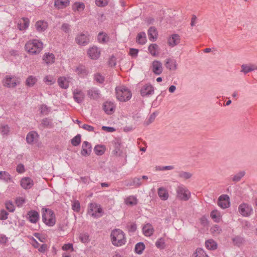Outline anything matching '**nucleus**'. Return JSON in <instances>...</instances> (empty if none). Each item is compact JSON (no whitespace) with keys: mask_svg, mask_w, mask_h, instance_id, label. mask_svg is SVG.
Listing matches in <instances>:
<instances>
[{"mask_svg":"<svg viewBox=\"0 0 257 257\" xmlns=\"http://www.w3.org/2000/svg\"><path fill=\"white\" fill-rule=\"evenodd\" d=\"M43 47V43L37 39L29 41L25 46L26 51L32 55L39 54L42 51Z\"/></svg>","mask_w":257,"mask_h":257,"instance_id":"f257e3e1","label":"nucleus"},{"mask_svg":"<svg viewBox=\"0 0 257 257\" xmlns=\"http://www.w3.org/2000/svg\"><path fill=\"white\" fill-rule=\"evenodd\" d=\"M111 240L112 244L116 246H120L126 242L125 234L120 229H114L110 234Z\"/></svg>","mask_w":257,"mask_h":257,"instance_id":"f03ea898","label":"nucleus"},{"mask_svg":"<svg viewBox=\"0 0 257 257\" xmlns=\"http://www.w3.org/2000/svg\"><path fill=\"white\" fill-rule=\"evenodd\" d=\"M42 218L43 222L47 226H53L55 224V214L54 211L49 208H42Z\"/></svg>","mask_w":257,"mask_h":257,"instance_id":"7ed1b4c3","label":"nucleus"},{"mask_svg":"<svg viewBox=\"0 0 257 257\" xmlns=\"http://www.w3.org/2000/svg\"><path fill=\"white\" fill-rule=\"evenodd\" d=\"M116 98L120 101L130 100L132 96L131 91L126 87L122 86L115 88Z\"/></svg>","mask_w":257,"mask_h":257,"instance_id":"20e7f679","label":"nucleus"},{"mask_svg":"<svg viewBox=\"0 0 257 257\" xmlns=\"http://www.w3.org/2000/svg\"><path fill=\"white\" fill-rule=\"evenodd\" d=\"M102 209L100 205L96 203H90L89 204L87 214L95 218H98L102 216Z\"/></svg>","mask_w":257,"mask_h":257,"instance_id":"39448f33","label":"nucleus"},{"mask_svg":"<svg viewBox=\"0 0 257 257\" xmlns=\"http://www.w3.org/2000/svg\"><path fill=\"white\" fill-rule=\"evenodd\" d=\"M90 36L88 32L78 33L75 39L76 43L80 46H85L90 42Z\"/></svg>","mask_w":257,"mask_h":257,"instance_id":"423d86ee","label":"nucleus"},{"mask_svg":"<svg viewBox=\"0 0 257 257\" xmlns=\"http://www.w3.org/2000/svg\"><path fill=\"white\" fill-rule=\"evenodd\" d=\"M177 197L183 201H187L190 197V192L183 185L179 186L176 190Z\"/></svg>","mask_w":257,"mask_h":257,"instance_id":"0eeeda50","label":"nucleus"},{"mask_svg":"<svg viewBox=\"0 0 257 257\" xmlns=\"http://www.w3.org/2000/svg\"><path fill=\"white\" fill-rule=\"evenodd\" d=\"M3 85L8 88H14L18 84H20V81L15 76L7 75L5 78L3 80Z\"/></svg>","mask_w":257,"mask_h":257,"instance_id":"6e6552de","label":"nucleus"},{"mask_svg":"<svg viewBox=\"0 0 257 257\" xmlns=\"http://www.w3.org/2000/svg\"><path fill=\"white\" fill-rule=\"evenodd\" d=\"M112 143L113 145L114 150L111 154L114 156H121L122 154V151L121 150V141L119 138H115Z\"/></svg>","mask_w":257,"mask_h":257,"instance_id":"1a4fd4ad","label":"nucleus"},{"mask_svg":"<svg viewBox=\"0 0 257 257\" xmlns=\"http://www.w3.org/2000/svg\"><path fill=\"white\" fill-rule=\"evenodd\" d=\"M238 211L242 216H248L251 214L252 209L251 207L248 204L242 203L239 206Z\"/></svg>","mask_w":257,"mask_h":257,"instance_id":"9d476101","label":"nucleus"},{"mask_svg":"<svg viewBox=\"0 0 257 257\" xmlns=\"http://www.w3.org/2000/svg\"><path fill=\"white\" fill-rule=\"evenodd\" d=\"M229 197L227 195H221L218 198V205L223 209L228 208L229 206Z\"/></svg>","mask_w":257,"mask_h":257,"instance_id":"9b49d317","label":"nucleus"},{"mask_svg":"<svg viewBox=\"0 0 257 257\" xmlns=\"http://www.w3.org/2000/svg\"><path fill=\"white\" fill-rule=\"evenodd\" d=\"M87 54L91 59L96 60L100 56V51L98 48L94 46L89 48L87 51Z\"/></svg>","mask_w":257,"mask_h":257,"instance_id":"f8f14e48","label":"nucleus"},{"mask_svg":"<svg viewBox=\"0 0 257 257\" xmlns=\"http://www.w3.org/2000/svg\"><path fill=\"white\" fill-rule=\"evenodd\" d=\"M92 151V146L90 143L87 141H84L82 145L81 154L83 156H89Z\"/></svg>","mask_w":257,"mask_h":257,"instance_id":"ddd939ff","label":"nucleus"},{"mask_svg":"<svg viewBox=\"0 0 257 257\" xmlns=\"http://www.w3.org/2000/svg\"><path fill=\"white\" fill-rule=\"evenodd\" d=\"M154 92V87L150 84H147L144 85L141 90V94L143 97L152 95Z\"/></svg>","mask_w":257,"mask_h":257,"instance_id":"4468645a","label":"nucleus"},{"mask_svg":"<svg viewBox=\"0 0 257 257\" xmlns=\"http://www.w3.org/2000/svg\"><path fill=\"white\" fill-rule=\"evenodd\" d=\"M73 94L74 100L78 103H81L84 100L85 94L81 90L75 89Z\"/></svg>","mask_w":257,"mask_h":257,"instance_id":"2eb2a0df","label":"nucleus"},{"mask_svg":"<svg viewBox=\"0 0 257 257\" xmlns=\"http://www.w3.org/2000/svg\"><path fill=\"white\" fill-rule=\"evenodd\" d=\"M153 72L157 75H160L163 71V67L162 63L158 60H155L152 62Z\"/></svg>","mask_w":257,"mask_h":257,"instance_id":"dca6fc26","label":"nucleus"},{"mask_svg":"<svg viewBox=\"0 0 257 257\" xmlns=\"http://www.w3.org/2000/svg\"><path fill=\"white\" fill-rule=\"evenodd\" d=\"M27 215L29 217V220L32 223H36L38 222L40 218L39 213L36 210L29 211Z\"/></svg>","mask_w":257,"mask_h":257,"instance_id":"f3484780","label":"nucleus"},{"mask_svg":"<svg viewBox=\"0 0 257 257\" xmlns=\"http://www.w3.org/2000/svg\"><path fill=\"white\" fill-rule=\"evenodd\" d=\"M115 105L113 102L106 101L103 104V109L107 114H112L115 110Z\"/></svg>","mask_w":257,"mask_h":257,"instance_id":"a211bd4d","label":"nucleus"},{"mask_svg":"<svg viewBox=\"0 0 257 257\" xmlns=\"http://www.w3.org/2000/svg\"><path fill=\"white\" fill-rule=\"evenodd\" d=\"M54 126V123L51 119L45 118L41 120V122L39 125V128L41 130H43L45 128H51L53 127Z\"/></svg>","mask_w":257,"mask_h":257,"instance_id":"6ab92c4d","label":"nucleus"},{"mask_svg":"<svg viewBox=\"0 0 257 257\" xmlns=\"http://www.w3.org/2000/svg\"><path fill=\"white\" fill-rule=\"evenodd\" d=\"M33 185V180L29 177H24L21 181V185L25 189H30Z\"/></svg>","mask_w":257,"mask_h":257,"instance_id":"aec40b11","label":"nucleus"},{"mask_svg":"<svg viewBox=\"0 0 257 257\" xmlns=\"http://www.w3.org/2000/svg\"><path fill=\"white\" fill-rule=\"evenodd\" d=\"M87 95L91 99L96 100L100 97L99 90L95 87H92L87 91Z\"/></svg>","mask_w":257,"mask_h":257,"instance_id":"412c9836","label":"nucleus"},{"mask_svg":"<svg viewBox=\"0 0 257 257\" xmlns=\"http://www.w3.org/2000/svg\"><path fill=\"white\" fill-rule=\"evenodd\" d=\"M125 185L127 186H134L136 187H139L142 185L141 178L140 177H135L130 180L125 181Z\"/></svg>","mask_w":257,"mask_h":257,"instance_id":"4be33fe9","label":"nucleus"},{"mask_svg":"<svg viewBox=\"0 0 257 257\" xmlns=\"http://www.w3.org/2000/svg\"><path fill=\"white\" fill-rule=\"evenodd\" d=\"M180 36L179 35L174 34L168 39V43L170 46L174 47L180 43Z\"/></svg>","mask_w":257,"mask_h":257,"instance_id":"5701e85b","label":"nucleus"},{"mask_svg":"<svg viewBox=\"0 0 257 257\" xmlns=\"http://www.w3.org/2000/svg\"><path fill=\"white\" fill-rule=\"evenodd\" d=\"M142 229L144 235L147 236L152 235L154 232V228L150 223H147L145 225Z\"/></svg>","mask_w":257,"mask_h":257,"instance_id":"b1692460","label":"nucleus"},{"mask_svg":"<svg viewBox=\"0 0 257 257\" xmlns=\"http://www.w3.org/2000/svg\"><path fill=\"white\" fill-rule=\"evenodd\" d=\"M148 34L149 39L151 41L154 42L157 39V31L154 27H151L148 31Z\"/></svg>","mask_w":257,"mask_h":257,"instance_id":"393cba45","label":"nucleus"},{"mask_svg":"<svg viewBox=\"0 0 257 257\" xmlns=\"http://www.w3.org/2000/svg\"><path fill=\"white\" fill-rule=\"evenodd\" d=\"M0 180L6 183L13 182L12 176L7 171H0Z\"/></svg>","mask_w":257,"mask_h":257,"instance_id":"a878e982","label":"nucleus"},{"mask_svg":"<svg viewBox=\"0 0 257 257\" xmlns=\"http://www.w3.org/2000/svg\"><path fill=\"white\" fill-rule=\"evenodd\" d=\"M165 65L170 70H174L177 68L176 61L170 58L166 59Z\"/></svg>","mask_w":257,"mask_h":257,"instance_id":"bb28decb","label":"nucleus"},{"mask_svg":"<svg viewBox=\"0 0 257 257\" xmlns=\"http://www.w3.org/2000/svg\"><path fill=\"white\" fill-rule=\"evenodd\" d=\"M55 56L51 53H46L43 57V61L47 64H52L54 62Z\"/></svg>","mask_w":257,"mask_h":257,"instance_id":"cd10ccee","label":"nucleus"},{"mask_svg":"<svg viewBox=\"0 0 257 257\" xmlns=\"http://www.w3.org/2000/svg\"><path fill=\"white\" fill-rule=\"evenodd\" d=\"M158 194L162 200H166L169 197V194L166 189L164 187H160L158 190Z\"/></svg>","mask_w":257,"mask_h":257,"instance_id":"c85d7f7f","label":"nucleus"},{"mask_svg":"<svg viewBox=\"0 0 257 257\" xmlns=\"http://www.w3.org/2000/svg\"><path fill=\"white\" fill-rule=\"evenodd\" d=\"M241 72L244 73V74H246L252 71L257 70V66L254 65H248L247 64H242L241 66Z\"/></svg>","mask_w":257,"mask_h":257,"instance_id":"c756f323","label":"nucleus"},{"mask_svg":"<svg viewBox=\"0 0 257 257\" xmlns=\"http://www.w3.org/2000/svg\"><path fill=\"white\" fill-rule=\"evenodd\" d=\"M29 20L27 18H23L22 22L18 24V28L20 31H23L27 29L29 26Z\"/></svg>","mask_w":257,"mask_h":257,"instance_id":"7c9ffc66","label":"nucleus"},{"mask_svg":"<svg viewBox=\"0 0 257 257\" xmlns=\"http://www.w3.org/2000/svg\"><path fill=\"white\" fill-rule=\"evenodd\" d=\"M69 0H55V6L59 9L66 8L69 4Z\"/></svg>","mask_w":257,"mask_h":257,"instance_id":"2f4dec72","label":"nucleus"},{"mask_svg":"<svg viewBox=\"0 0 257 257\" xmlns=\"http://www.w3.org/2000/svg\"><path fill=\"white\" fill-rule=\"evenodd\" d=\"M58 85L62 89H66L69 87V82L65 77H60L57 80Z\"/></svg>","mask_w":257,"mask_h":257,"instance_id":"473e14b6","label":"nucleus"},{"mask_svg":"<svg viewBox=\"0 0 257 257\" xmlns=\"http://www.w3.org/2000/svg\"><path fill=\"white\" fill-rule=\"evenodd\" d=\"M159 47L157 44H151L148 47V51L153 56H157L159 52Z\"/></svg>","mask_w":257,"mask_h":257,"instance_id":"72a5a7b5","label":"nucleus"},{"mask_svg":"<svg viewBox=\"0 0 257 257\" xmlns=\"http://www.w3.org/2000/svg\"><path fill=\"white\" fill-rule=\"evenodd\" d=\"M136 41L138 44L144 45L147 42L146 35L144 32H141L138 34Z\"/></svg>","mask_w":257,"mask_h":257,"instance_id":"f704fd0d","label":"nucleus"},{"mask_svg":"<svg viewBox=\"0 0 257 257\" xmlns=\"http://www.w3.org/2000/svg\"><path fill=\"white\" fill-rule=\"evenodd\" d=\"M106 147L104 145H97L94 148V152L97 156H101L105 153Z\"/></svg>","mask_w":257,"mask_h":257,"instance_id":"c9c22d12","label":"nucleus"},{"mask_svg":"<svg viewBox=\"0 0 257 257\" xmlns=\"http://www.w3.org/2000/svg\"><path fill=\"white\" fill-rule=\"evenodd\" d=\"M210 217L214 222L218 223L221 219L220 212L217 210H213L210 213Z\"/></svg>","mask_w":257,"mask_h":257,"instance_id":"e433bc0d","label":"nucleus"},{"mask_svg":"<svg viewBox=\"0 0 257 257\" xmlns=\"http://www.w3.org/2000/svg\"><path fill=\"white\" fill-rule=\"evenodd\" d=\"M35 27L38 32H43L47 28V25L46 22L42 21H39L36 22Z\"/></svg>","mask_w":257,"mask_h":257,"instance_id":"4c0bfd02","label":"nucleus"},{"mask_svg":"<svg viewBox=\"0 0 257 257\" xmlns=\"http://www.w3.org/2000/svg\"><path fill=\"white\" fill-rule=\"evenodd\" d=\"M38 79L36 77L31 75L28 76L26 80V85L29 87H33L37 82Z\"/></svg>","mask_w":257,"mask_h":257,"instance_id":"58836bf2","label":"nucleus"},{"mask_svg":"<svg viewBox=\"0 0 257 257\" xmlns=\"http://www.w3.org/2000/svg\"><path fill=\"white\" fill-rule=\"evenodd\" d=\"M205 247L209 250H214L217 248V244L213 239H208L205 242Z\"/></svg>","mask_w":257,"mask_h":257,"instance_id":"ea45409f","label":"nucleus"},{"mask_svg":"<svg viewBox=\"0 0 257 257\" xmlns=\"http://www.w3.org/2000/svg\"><path fill=\"white\" fill-rule=\"evenodd\" d=\"M232 241L234 245L240 246L245 241V240L244 237L236 235L232 238Z\"/></svg>","mask_w":257,"mask_h":257,"instance_id":"a19ab883","label":"nucleus"},{"mask_svg":"<svg viewBox=\"0 0 257 257\" xmlns=\"http://www.w3.org/2000/svg\"><path fill=\"white\" fill-rule=\"evenodd\" d=\"M145 248V245L144 242H139L137 243L135 247V251L139 254H141L143 253L144 250Z\"/></svg>","mask_w":257,"mask_h":257,"instance_id":"79ce46f5","label":"nucleus"},{"mask_svg":"<svg viewBox=\"0 0 257 257\" xmlns=\"http://www.w3.org/2000/svg\"><path fill=\"white\" fill-rule=\"evenodd\" d=\"M38 136V134L34 132H29L26 137V141L27 143L29 144H32L34 140L36 138V137Z\"/></svg>","mask_w":257,"mask_h":257,"instance_id":"37998d69","label":"nucleus"},{"mask_svg":"<svg viewBox=\"0 0 257 257\" xmlns=\"http://www.w3.org/2000/svg\"><path fill=\"white\" fill-rule=\"evenodd\" d=\"M98 41L101 43H105L109 39L106 33L99 32L97 36Z\"/></svg>","mask_w":257,"mask_h":257,"instance_id":"c03bdc74","label":"nucleus"},{"mask_svg":"<svg viewBox=\"0 0 257 257\" xmlns=\"http://www.w3.org/2000/svg\"><path fill=\"white\" fill-rule=\"evenodd\" d=\"M81 136L80 134H77L71 140V143L73 146L76 147L80 145L81 143Z\"/></svg>","mask_w":257,"mask_h":257,"instance_id":"a18cd8bd","label":"nucleus"},{"mask_svg":"<svg viewBox=\"0 0 257 257\" xmlns=\"http://www.w3.org/2000/svg\"><path fill=\"white\" fill-rule=\"evenodd\" d=\"M195 257H208L205 251L201 248H198L194 253Z\"/></svg>","mask_w":257,"mask_h":257,"instance_id":"49530a36","label":"nucleus"},{"mask_svg":"<svg viewBox=\"0 0 257 257\" xmlns=\"http://www.w3.org/2000/svg\"><path fill=\"white\" fill-rule=\"evenodd\" d=\"M155 245L156 247L160 249H164L165 247V239L161 237L159 238L156 242Z\"/></svg>","mask_w":257,"mask_h":257,"instance_id":"de8ad7c7","label":"nucleus"},{"mask_svg":"<svg viewBox=\"0 0 257 257\" xmlns=\"http://www.w3.org/2000/svg\"><path fill=\"white\" fill-rule=\"evenodd\" d=\"M192 176V174L189 172L184 171H180L178 172V176L185 180L190 179Z\"/></svg>","mask_w":257,"mask_h":257,"instance_id":"09e8293b","label":"nucleus"},{"mask_svg":"<svg viewBox=\"0 0 257 257\" xmlns=\"http://www.w3.org/2000/svg\"><path fill=\"white\" fill-rule=\"evenodd\" d=\"M138 200L135 197H128L125 200V203L127 205H130L131 206L135 205L137 204Z\"/></svg>","mask_w":257,"mask_h":257,"instance_id":"8fccbe9b","label":"nucleus"},{"mask_svg":"<svg viewBox=\"0 0 257 257\" xmlns=\"http://www.w3.org/2000/svg\"><path fill=\"white\" fill-rule=\"evenodd\" d=\"M245 172L241 171L238 172L236 175H234L232 178V180L233 182H239L240 179L244 176Z\"/></svg>","mask_w":257,"mask_h":257,"instance_id":"3c124183","label":"nucleus"},{"mask_svg":"<svg viewBox=\"0 0 257 257\" xmlns=\"http://www.w3.org/2000/svg\"><path fill=\"white\" fill-rule=\"evenodd\" d=\"M43 81L48 85H52L55 83L56 79L51 75H47L44 78Z\"/></svg>","mask_w":257,"mask_h":257,"instance_id":"603ef678","label":"nucleus"},{"mask_svg":"<svg viewBox=\"0 0 257 257\" xmlns=\"http://www.w3.org/2000/svg\"><path fill=\"white\" fill-rule=\"evenodd\" d=\"M85 8V5L83 3L76 2L74 4L73 6V9L74 11H83Z\"/></svg>","mask_w":257,"mask_h":257,"instance_id":"864d4df0","label":"nucleus"},{"mask_svg":"<svg viewBox=\"0 0 257 257\" xmlns=\"http://www.w3.org/2000/svg\"><path fill=\"white\" fill-rule=\"evenodd\" d=\"M10 128L8 125L0 124V133L3 135H7L10 131Z\"/></svg>","mask_w":257,"mask_h":257,"instance_id":"5fc2aeb1","label":"nucleus"},{"mask_svg":"<svg viewBox=\"0 0 257 257\" xmlns=\"http://www.w3.org/2000/svg\"><path fill=\"white\" fill-rule=\"evenodd\" d=\"M79 239L83 243H86L89 241V235L87 233H81L79 235Z\"/></svg>","mask_w":257,"mask_h":257,"instance_id":"6e6d98bb","label":"nucleus"},{"mask_svg":"<svg viewBox=\"0 0 257 257\" xmlns=\"http://www.w3.org/2000/svg\"><path fill=\"white\" fill-rule=\"evenodd\" d=\"M76 72L78 74L86 75L87 74L85 67L83 65H79L78 67H77L76 70Z\"/></svg>","mask_w":257,"mask_h":257,"instance_id":"4d7b16f0","label":"nucleus"},{"mask_svg":"<svg viewBox=\"0 0 257 257\" xmlns=\"http://www.w3.org/2000/svg\"><path fill=\"white\" fill-rule=\"evenodd\" d=\"M94 80L100 84H102L104 81V77L99 73L94 74Z\"/></svg>","mask_w":257,"mask_h":257,"instance_id":"13d9d810","label":"nucleus"},{"mask_svg":"<svg viewBox=\"0 0 257 257\" xmlns=\"http://www.w3.org/2000/svg\"><path fill=\"white\" fill-rule=\"evenodd\" d=\"M109 0H95V4L99 7H104L108 4Z\"/></svg>","mask_w":257,"mask_h":257,"instance_id":"bf43d9fd","label":"nucleus"},{"mask_svg":"<svg viewBox=\"0 0 257 257\" xmlns=\"http://www.w3.org/2000/svg\"><path fill=\"white\" fill-rule=\"evenodd\" d=\"M126 227L128 231L131 232H134L136 231L137 226L135 223H129L127 224Z\"/></svg>","mask_w":257,"mask_h":257,"instance_id":"052dcab7","label":"nucleus"},{"mask_svg":"<svg viewBox=\"0 0 257 257\" xmlns=\"http://www.w3.org/2000/svg\"><path fill=\"white\" fill-rule=\"evenodd\" d=\"M61 30L66 33H69L71 31L70 25L67 23H63L61 26Z\"/></svg>","mask_w":257,"mask_h":257,"instance_id":"680f3d73","label":"nucleus"},{"mask_svg":"<svg viewBox=\"0 0 257 257\" xmlns=\"http://www.w3.org/2000/svg\"><path fill=\"white\" fill-rule=\"evenodd\" d=\"M6 208L11 212H13L15 210V207L12 201H8L6 203Z\"/></svg>","mask_w":257,"mask_h":257,"instance_id":"e2e57ef3","label":"nucleus"},{"mask_svg":"<svg viewBox=\"0 0 257 257\" xmlns=\"http://www.w3.org/2000/svg\"><path fill=\"white\" fill-rule=\"evenodd\" d=\"M72 209L75 212H79L80 210V204L78 201H75L72 205Z\"/></svg>","mask_w":257,"mask_h":257,"instance_id":"0e129e2a","label":"nucleus"},{"mask_svg":"<svg viewBox=\"0 0 257 257\" xmlns=\"http://www.w3.org/2000/svg\"><path fill=\"white\" fill-rule=\"evenodd\" d=\"M79 127H81L88 132H93L94 130L93 126L87 124H84L82 126L79 125Z\"/></svg>","mask_w":257,"mask_h":257,"instance_id":"69168bd1","label":"nucleus"},{"mask_svg":"<svg viewBox=\"0 0 257 257\" xmlns=\"http://www.w3.org/2000/svg\"><path fill=\"white\" fill-rule=\"evenodd\" d=\"M156 116V112H153V113H152L150 115V116H149V118H148V119L146 122V125H149L150 123H151L152 122H153L155 119Z\"/></svg>","mask_w":257,"mask_h":257,"instance_id":"338daca9","label":"nucleus"},{"mask_svg":"<svg viewBox=\"0 0 257 257\" xmlns=\"http://www.w3.org/2000/svg\"><path fill=\"white\" fill-rule=\"evenodd\" d=\"M139 50L135 48H130L129 54L133 57H136L138 56Z\"/></svg>","mask_w":257,"mask_h":257,"instance_id":"774afa93","label":"nucleus"}]
</instances>
